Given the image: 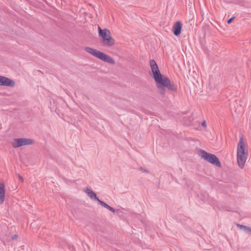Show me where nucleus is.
<instances>
[{"label":"nucleus","instance_id":"obj_1","mask_svg":"<svg viewBox=\"0 0 251 251\" xmlns=\"http://www.w3.org/2000/svg\"><path fill=\"white\" fill-rule=\"evenodd\" d=\"M150 67L153 74L152 77L154 79L157 87L161 94H165V88L172 91H175L176 90L174 84L171 81L170 79L162 75L154 60L151 59L150 60Z\"/></svg>","mask_w":251,"mask_h":251},{"label":"nucleus","instance_id":"obj_2","mask_svg":"<svg viewBox=\"0 0 251 251\" xmlns=\"http://www.w3.org/2000/svg\"><path fill=\"white\" fill-rule=\"evenodd\" d=\"M237 162L241 168H243L247 160L248 156V151L245 150L242 138L240 139V141L237 146Z\"/></svg>","mask_w":251,"mask_h":251},{"label":"nucleus","instance_id":"obj_3","mask_svg":"<svg viewBox=\"0 0 251 251\" xmlns=\"http://www.w3.org/2000/svg\"><path fill=\"white\" fill-rule=\"evenodd\" d=\"M200 153L201 157L207 162L219 167L221 166V164L219 159L215 155L208 153L202 150H201Z\"/></svg>","mask_w":251,"mask_h":251},{"label":"nucleus","instance_id":"obj_4","mask_svg":"<svg viewBox=\"0 0 251 251\" xmlns=\"http://www.w3.org/2000/svg\"><path fill=\"white\" fill-rule=\"evenodd\" d=\"M91 54L106 63L111 64L115 63V61L112 57L96 49H95Z\"/></svg>","mask_w":251,"mask_h":251},{"label":"nucleus","instance_id":"obj_5","mask_svg":"<svg viewBox=\"0 0 251 251\" xmlns=\"http://www.w3.org/2000/svg\"><path fill=\"white\" fill-rule=\"evenodd\" d=\"M32 144V140L26 138H18L14 140L13 146L15 148H18L21 146L31 145Z\"/></svg>","mask_w":251,"mask_h":251},{"label":"nucleus","instance_id":"obj_6","mask_svg":"<svg viewBox=\"0 0 251 251\" xmlns=\"http://www.w3.org/2000/svg\"><path fill=\"white\" fill-rule=\"evenodd\" d=\"M15 84V82L12 79L0 75V85L7 87H13Z\"/></svg>","mask_w":251,"mask_h":251},{"label":"nucleus","instance_id":"obj_7","mask_svg":"<svg viewBox=\"0 0 251 251\" xmlns=\"http://www.w3.org/2000/svg\"><path fill=\"white\" fill-rule=\"evenodd\" d=\"M101 40L104 46L110 47L114 44V40L112 38L110 34H108L106 37L102 39Z\"/></svg>","mask_w":251,"mask_h":251},{"label":"nucleus","instance_id":"obj_8","mask_svg":"<svg viewBox=\"0 0 251 251\" xmlns=\"http://www.w3.org/2000/svg\"><path fill=\"white\" fill-rule=\"evenodd\" d=\"M181 24L180 22H176L173 27V31L175 35L178 36L180 34L181 30Z\"/></svg>","mask_w":251,"mask_h":251},{"label":"nucleus","instance_id":"obj_9","mask_svg":"<svg viewBox=\"0 0 251 251\" xmlns=\"http://www.w3.org/2000/svg\"><path fill=\"white\" fill-rule=\"evenodd\" d=\"M5 197V185L3 183L0 182V204H2Z\"/></svg>","mask_w":251,"mask_h":251},{"label":"nucleus","instance_id":"obj_10","mask_svg":"<svg viewBox=\"0 0 251 251\" xmlns=\"http://www.w3.org/2000/svg\"><path fill=\"white\" fill-rule=\"evenodd\" d=\"M98 30L99 36L101 37V39L106 37L108 34H110V32L107 29H102L99 26Z\"/></svg>","mask_w":251,"mask_h":251},{"label":"nucleus","instance_id":"obj_11","mask_svg":"<svg viewBox=\"0 0 251 251\" xmlns=\"http://www.w3.org/2000/svg\"><path fill=\"white\" fill-rule=\"evenodd\" d=\"M85 192L87 194L89 197L93 200H96L98 201V200H100L97 197L96 194L91 190L89 188H87L85 190Z\"/></svg>","mask_w":251,"mask_h":251},{"label":"nucleus","instance_id":"obj_12","mask_svg":"<svg viewBox=\"0 0 251 251\" xmlns=\"http://www.w3.org/2000/svg\"><path fill=\"white\" fill-rule=\"evenodd\" d=\"M237 226L240 229H243L245 232H250L251 230V228L249 226H244L240 224H237Z\"/></svg>","mask_w":251,"mask_h":251},{"label":"nucleus","instance_id":"obj_13","mask_svg":"<svg viewBox=\"0 0 251 251\" xmlns=\"http://www.w3.org/2000/svg\"><path fill=\"white\" fill-rule=\"evenodd\" d=\"M95 49L89 47H86L85 48V50L90 54H91L93 51H94Z\"/></svg>","mask_w":251,"mask_h":251},{"label":"nucleus","instance_id":"obj_14","mask_svg":"<svg viewBox=\"0 0 251 251\" xmlns=\"http://www.w3.org/2000/svg\"><path fill=\"white\" fill-rule=\"evenodd\" d=\"M98 202H99V203L104 206V207L106 208L107 207V206L108 205V204L107 203H106L105 202H104V201H101V200H98Z\"/></svg>","mask_w":251,"mask_h":251},{"label":"nucleus","instance_id":"obj_15","mask_svg":"<svg viewBox=\"0 0 251 251\" xmlns=\"http://www.w3.org/2000/svg\"><path fill=\"white\" fill-rule=\"evenodd\" d=\"M106 208L108 209V210H109L110 211H111L113 213L115 212V210L112 207L110 206L109 205H108L107 206V207Z\"/></svg>","mask_w":251,"mask_h":251},{"label":"nucleus","instance_id":"obj_16","mask_svg":"<svg viewBox=\"0 0 251 251\" xmlns=\"http://www.w3.org/2000/svg\"><path fill=\"white\" fill-rule=\"evenodd\" d=\"M106 208L108 209V210H109L110 211H111L113 213L115 212V210L112 207L110 206L109 205H108L107 206V207Z\"/></svg>","mask_w":251,"mask_h":251},{"label":"nucleus","instance_id":"obj_17","mask_svg":"<svg viewBox=\"0 0 251 251\" xmlns=\"http://www.w3.org/2000/svg\"><path fill=\"white\" fill-rule=\"evenodd\" d=\"M139 170L145 172V173H149V171L148 170L144 169L142 167H140Z\"/></svg>","mask_w":251,"mask_h":251},{"label":"nucleus","instance_id":"obj_18","mask_svg":"<svg viewBox=\"0 0 251 251\" xmlns=\"http://www.w3.org/2000/svg\"><path fill=\"white\" fill-rule=\"evenodd\" d=\"M234 18H235V17H231V18H230L229 19H228V20H227V23L228 24H230V23L232 22V21L233 20V19H234Z\"/></svg>","mask_w":251,"mask_h":251},{"label":"nucleus","instance_id":"obj_19","mask_svg":"<svg viewBox=\"0 0 251 251\" xmlns=\"http://www.w3.org/2000/svg\"><path fill=\"white\" fill-rule=\"evenodd\" d=\"M18 235H17V234H15L14 235H13V236L12 237V239L13 240H16V239H17L18 238Z\"/></svg>","mask_w":251,"mask_h":251},{"label":"nucleus","instance_id":"obj_20","mask_svg":"<svg viewBox=\"0 0 251 251\" xmlns=\"http://www.w3.org/2000/svg\"><path fill=\"white\" fill-rule=\"evenodd\" d=\"M18 177H19V179L20 181H23L24 179H23V178L22 176H21L19 175Z\"/></svg>","mask_w":251,"mask_h":251},{"label":"nucleus","instance_id":"obj_21","mask_svg":"<svg viewBox=\"0 0 251 251\" xmlns=\"http://www.w3.org/2000/svg\"><path fill=\"white\" fill-rule=\"evenodd\" d=\"M201 125L203 126H206V122L205 121H203L201 123Z\"/></svg>","mask_w":251,"mask_h":251}]
</instances>
